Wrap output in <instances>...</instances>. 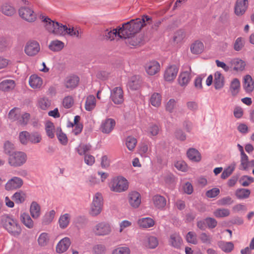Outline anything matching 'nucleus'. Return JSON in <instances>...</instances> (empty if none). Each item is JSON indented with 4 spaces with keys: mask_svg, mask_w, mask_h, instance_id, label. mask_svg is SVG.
<instances>
[{
    "mask_svg": "<svg viewBox=\"0 0 254 254\" xmlns=\"http://www.w3.org/2000/svg\"><path fill=\"white\" fill-rule=\"evenodd\" d=\"M152 20L150 16L143 15L141 18L131 19L123 23L122 27L112 29H107L103 32V36L106 40H113L115 37L121 38H129L138 33L144 26L150 24Z\"/></svg>",
    "mask_w": 254,
    "mask_h": 254,
    "instance_id": "f257e3e1",
    "label": "nucleus"
},
{
    "mask_svg": "<svg viewBox=\"0 0 254 254\" xmlns=\"http://www.w3.org/2000/svg\"><path fill=\"white\" fill-rule=\"evenodd\" d=\"M3 227L11 236L17 238L21 234L22 229L16 219L8 215H3L0 217Z\"/></svg>",
    "mask_w": 254,
    "mask_h": 254,
    "instance_id": "f03ea898",
    "label": "nucleus"
},
{
    "mask_svg": "<svg viewBox=\"0 0 254 254\" xmlns=\"http://www.w3.org/2000/svg\"><path fill=\"white\" fill-rule=\"evenodd\" d=\"M103 205V198L100 192L95 193L90 206V214L92 216L98 215L102 211Z\"/></svg>",
    "mask_w": 254,
    "mask_h": 254,
    "instance_id": "7ed1b4c3",
    "label": "nucleus"
},
{
    "mask_svg": "<svg viewBox=\"0 0 254 254\" xmlns=\"http://www.w3.org/2000/svg\"><path fill=\"white\" fill-rule=\"evenodd\" d=\"M27 159V155L24 152L21 151L14 152L9 155L8 163L12 167H20L25 163Z\"/></svg>",
    "mask_w": 254,
    "mask_h": 254,
    "instance_id": "20e7f679",
    "label": "nucleus"
},
{
    "mask_svg": "<svg viewBox=\"0 0 254 254\" xmlns=\"http://www.w3.org/2000/svg\"><path fill=\"white\" fill-rule=\"evenodd\" d=\"M111 190L115 192H121L126 190L128 188L127 181L123 177H117L111 182Z\"/></svg>",
    "mask_w": 254,
    "mask_h": 254,
    "instance_id": "39448f33",
    "label": "nucleus"
},
{
    "mask_svg": "<svg viewBox=\"0 0 254 254\" xmlns=\"http://www.w3.org/2000/svg\"><path fill=\"white\" fill-rule=\"evenodd\" d=\"M94 234L98 236H104L110 234L112 231V226L108 222L98 223L92 229Z\"/></svg>",
    "mask_w": 254,
    "mask_h": 254,
    "instance_id": "423d86ee",
    "label": "nucleus"
},
{
    "mask_svg": "<svg viewBox=\"0 0 254 254\" xmlns=\"http://www.w3.org/2000/svg\"><path fill=\"white\" fill-rule=\"evenodd\" d=\"M23 184V180L21 178L14 176L8 180L4 188L7 191L16 190L21 188Z\"/></svg>",
    "mask_w": 254,
    "mask_h": 254,
    "instance_id": "0eeeda50",
    "label": "nucleus"
},
{
    "mask_svg": "<svg viewBox=\"0 0 254 254\" xmlns=\"http://www.w3.org/2000/svg\"><path fill=\"white\" fill-rule=\"evenodd\" d=\"M19 16L24 20L29 22H34L36 19V15L33 10L29 7L23 6L19 9Z\"/></svg>",
    "mask_w": 254,
    "mask_h": 254,
    "instance_id": "6e6552de",
    "label": "nucleus"
},
{
    "mask_svg": "<svg viewBox=\"0 0 254 254\" xmlns=\"http://www.w3.org/2000/svg\"><path fill=\"white\" fill-rule=\"evenodd\" d=\"M110 98L115 104H121L124 101L123 89L120 87H116L111 91Z\"/></svg>",
    "mask_w": 254,
    "mask_h": 254,
    "instance_id": "1a4fd4ad",
    "label": "nucleus"
},
{
    "mask_svg": "<svg viewBox=\"0 0 254 254\" xmlns=\"http://www.w3.org/2000/svg\"><path fill=\"white\" fill-rule=\"evenodd\" d=\"M40 50V47L38 42L35 41H30L27 43L24 51L28 56H34L36 55Z\"/></svg>",
    "mask_w": 254,
    "mask_h": 254,
    "instance_id": "9d476101",
    "label": "nucleus"
},
{
    "mask_svg": "<svg viewBox=\"0 0 254 254\" xmlns=\"http://www.w3.org/2000/svg\"><path fill=\"white\" fill-rule=\"evenodd\" d=\"M79 82V77L76 75H70L67 76L64 80V87L70 90L75 89Z\"/></svg>",
    "mask_w": 254,
    "mask_h": 254,
    "instance_id": "9b49d317",
    "label": "nucleus"
},
{
    "mask_svg": "<svg viewBox=\"0 0 254 254\" xmlns=\"http://www.w3.org/2000/svg\"><path fill=\"white\" fill-rule=\"evenodd\" d=\"M230 69L236 71H242L245 68L246 62L240 58H234L229 61Z\"/></svg>",
    "mask_w": 254,
    "mask_h": 254,
    "instance_id": "f8f14e48",
    "label": "nucleus"
},
{
    "mask_svg": "<svg viewBox=\"0 0 254 254\" xmlns=\"http://www.w3.org/2000/svg\"><path fill=\"white\" fill-rule=\"evenodd\" d=\"M248 4V0H237L234 7L235 14L237 16L243 15L247 9Z\"/></svg>",
    "mask_w": 254,
    "mask_h": 254,
    "instance_id": "ddd939ff",
    "label": "nucleus"
},
{
    "mask_svg": "<svg viewBox=\"0 0 254 254\" xmlns=\"http://www.w3.org/2000/svg\"><path fill=\"white\" fill-rule=\"evenodd\" d=\"M179 68L176 65H171L166 69L164 77L165 80L167 81H173L176 77L178 72Z\"/></svg>",
    "mask_w": 254,
    "mask_h": 254,
    "instance_id": "4468645a",
    "label": "nucleus"
},
{
    "mask_svg": "<svg viewBox=\"0 0 254 254\" xmlns=\"http://www.w3.org/2000/svg\"><path fill=\"white\" fill-rule=\"evenodd\" d=\"M116 125L115 120L108 118L104 121L101 126V130L104 133H110Z\"/></svg>",
    "mask_w": 254,
    "mask_h": 254,
    "instance_id": "2eb2a0df",
    "label": "nucleus"
},
{
    "mask_svg": "<svg viewBox=\"0 0 254 254\" xmlns=\"http://www.w3.org/2000/svg\"><path fill=\"white\" fill-rule=\"evenodd\" d=\"M71 244L70 240L68 237L62 239L56 246V252L59 254H62L66 252Z\"/></svg>",
    "mask_w": 254,
    "mask_h": 254,
    "instance_id": "dca6fc26",
    "label": "nucleus"
},
{
    "mask_svg": "<svg viewBox=\"0 0 254 254\" xmlns=\"http://www.w3.org/2000/svg\"><path fill=\"white\" fill-rule=\"evenodd\" d=\"M128 201L130 205L134 207H138L141 203L140 194L135 191L130 192L128 194Z\"/></svg>",
    "mask_w": 254,
    "mask_h": 254,
    "instance_id": "f3484780",
    "label": "nucleus"
},
{
    "mask_svg": "<svg viewBox=\"0 0 254 254\" xmlns=\"http://www.w3.org/2000/svg\"><path fill=\"white\" fill-rule=\"evenodd\" d=\"M145 68L146 72L150 75H153L157 73L160 70V64L156 61H151L146 64Z\"/></svg>",
    "mask_w": 254,
    "mask_h": 254,
    "instance_id": "a211bd4d",
    "label": "nucleus"
},
{
    "mask_svg": "<svg viewBox=\"0 0 254 254\" xmlns=\"http://www.w3.org/2000/svg\"><path fill=\"white\" fill-rule=\"evenodd\" d=\"M39 18L44 23V26L46 30L49 32L53 33L57 22L52 20L49 17L43 14H41Z\"/></svg>",
    "mask_w": 254,
    "mask_h": 254,
    "instance_id": "6ab92c4d",
    "label": "nucleus"
},
{
    "mask_svg": "<svg viewBox=\"0 0 254 254\" xmlns=\"http://www.w3.org/2000/svg\"><path fill=\"white\" fill-rule=\"evenodd\" d=\"M169 242L172 247L179 249L182 244L183 240L179 233L175 232L170 235Z\"/></svg>",
    "mask_w": 254,
    "mask_h": 254,
    "instance_id": "aec40b11",
    "label": "nucleus"
},
{
    "mask_svg": "<svg viewBox=\"0 0 254 254\" xmlns=\"http://www.w3.org/2000/svg\"><path fill=\"white\" fill-rule=\"evenodd\" d=\"M142 241V244L149 249H154L158 245V240L154 236H145Z\"/></svg>",
    "mask_w": 254,
    "mask_h": 254,
    "instance_id": "412c9836",
    "label": "nucleus"
},
{
    "mask_svg": "<svg viewBox=\"0 0 254 254\" xmlns=\"http://www.w3.org/2000/svg\"><path fill=\"white\" fill-rule=\"evenodd\" d=\"M191 78L190 71H183L179 76V83L181 86H186L190 82Z\"/></svg>",
    "mask_w": 254,
    "mask_h": 254,
    "instance_id": "4be33fe9",
    "label": "nucleus"
},
{
    "mask_svg": "<svg viewBox=\"0 0 254 254\" xmlns=\"http://www.w3.org/2000/svg\"><path fill=\"white\" fill-rule=\"evenodd\" d=\"M244 88L247 93L252 92L254 89V82L250 75H246L244 77Z\"/></svg>",
    "mask_w": 254,
    "mask_h": 254,
    "instance_id": "5701e85b",
    "label": "nucleus"
},
{
    "mask_svg": "<svg viewBox=\"0 0 254 254\" xmlns=\"http://www.w3.org/2000/svg\"><path fill=\"white\" fill-rule=\"evenodd\" d=\"M214 84L216 89H220L224 85V77L219 71H216L214 74Z\"/></svg>",
    "mask_w": 254,
    "mask_h": 254,
    "instance_id": "b1692460",
    "label": "nucleus"
},
{
    "mask_svg": "<svg viewBox=\"0 0 254 254\" xmlns=\"http://www.w3.org/2000/svg\"><path fill=\"white\" fill-rule=\"evenodd\" d=\"M30 215L33 219H38L41 215V206L36 201H33L30 207Z\"/></svg>",
    "mask_w": 254,
    "mask_h": 254,
    "instance_id": "393cba45",
    "label": "nucleus"
},
{
    "mask_svg": "<svg viewBox=\"0 0 254 254\" xmlns=\"http://www.w3.org/2000/svg\"><path fill=\"white\" fill-rule=\"evenodd\" d=\"M137 224L140 228L146 229L153 227L155 224V222L153 219L150 217H145L138 219Z\"/></svg>",
    "mask_w": 254,
    "mask_h": 254,
    "instance_id": "a878e982",
    "label": "nucleus"
},
{
    "mask_svg": "<svg viewBox=\"0 0 254 254\" xmlns=\"http://www.w3.org/2000/svg\"><path fill=\"white\" fill-rule=\"evenodd\" d=\"M153 202L155 206L158 209H162L166 205V198L160 195H155L153 197Z\"/></svg>",
    "mask_w": 254,
    "mask_h": 254,
    "instance_id": "bb28decb",
    "label": "nucleus"
},
{
    "mask_svg": "<svg viewBox=\"0 0 254 254\" xmlns=\"http://www.w3.org/2000/svg\"><path fill=\"white\" fill-rule=\"evenodd\" d=\"M15 86L14 80L11 79H5L0 83V89L4 91H9L12 90Z\"/></svg>",
    "mask_w": 254,
    "mask_h": 254,
    "instance_id": "cd10ccee",
    "label": "nucleus"
},
{
    "mask_svg": "<svg viewBox=\"0 0 254 254\" xmlns=\"http://www.w3.org/2000/svg\"><path fill=\"white\" fill-rule=\"evenodd\" d=\"M30 86L34 89L39 88L42 85L43 81L41 77L36 75H32L29 78Z\"/></svg>",
    "mask_w": 254,
    "mask_h": 254,
    "instance_id": "c85d7f7f",
    "label": "nucleus"
},
{
    "mask_svg": "<svg viewBox=\"0 0 254 254\" xmlns=\"http://www.w3.org/2000/svg\"><path fill=\"white\" fill-rule=\"evenodd\" d=\"M70 220V215L68 213L61 215L59 219L58 223L61 229L66 228L69 225Z\"/></svg>",
    "mask_w": 254,
    "mask_h": 254,
    "instance_id": "c756f323",
    "label": "nucleus"
},
{
    "mask_svg": "<svg viewBox=\"0 0 254 254\" xmlns=\"http://www.w3.org/2000/svg\"><path fill=\"white\" fill-rule=\"evenodd\" d=\"M20 218L23 224L28 228L31 229L34 227V222L28 213H22Z\"/></svg>",
    "mask_w": 254,
    "mask_h": 254,
    "instance_id": "7c9ffc66",
    "label": "nucleus"
},
{
    "mask_svg": "<svg viewBox=\"0 0 254 254\" xmlns=\"http://www.w3.org/2000/svg\"><path fill=\"white\" fill-rule=\"evenodd\" d=\"M141 81L138 75H134L132 76L128 82L129 87L133 90H137L139 88Z\"/></svg>",
    "mask_w": 254,
    "mask_h": 254,
    "instance_id": "2f4dec72",
    "label": "nucleus"
},
{
    "mask_svg": "<svg viewBox=\"0 0 254 254\" xmlns=\"http://www.w3.org/2000/svg\"><path fill=\"white\" fill-rule=\"evenodd\" d=\"M0 10L3 14L7 16H12L16 11L14 7L7 2L1 5Z\"/></svg>",
    "mask_w": 254,
    "mask_h": 254,
    "instance_id": "473e14b6",
    "label": "nucleus"
},
{
    "mask_svg": "<svg viewBox=\"0 0 254 254\" xmlns=\"http://www.w3.org/2000/svg\"><path fill=\"white\" fill-rule=\"evenodd\" d=\"M26 197V194L25 192L22 190H19L15 192L12 196V199L17 204H21L23 203Z\"/></svg>",
    "mask_w": 254,
    "mask_h": 254,
    "instance_id": "72a5a7b5",
    "label": "nucleus"
},
{
    "mask_svg": "<svg viewBox=\"0 0 254 254\" xmlns=\"http://www.w3.org/2000/svg\"><path fill=\"white\" fill-rule=\"evenodd\" d=\"M188 158L194 162H199L201 160V155L198 150L194 148H190L187 152Z\"/></svg>",
    "mask_w": 254,
    "mask_h": 254,
    "instance_id": "f704fd0d",
    "label": "nucleus"
},
{
    "mask_svg": "<svg viewBox=\"0 0 254 254\" xmlns=\"http://www.w3.org/2000/svg\"><path fill=\"white\" fill-rule=\"evenodd\" d=\"M162 96L160 93H153L149 99L150 103L155 107H159L161 104Z\"/></svg>",
    "mask_w": 254,
    "mask_h": 254,
    "instance_id": "c9c22d12",
    "label": "nucleus"
},
{
    "mask_svg": "<svg viewBox=\"0 0 254 254\" xmlns=\"http://www.w3.org/2000/svg\"><path fill=\"white\" fill-rule=\"evenodd\" d=\"M204 46L202 42L198 40L195 41L190 47V50L194 54H199L202 52Z\"/></svg>",
    "mask_w": 254,
    "mask_h": 254,
    "instance_id": "e433bc0d",
    "label": "nucleus"
},
{
    "mask_svg": "<svg viewBox=\"0 0 254 254\" xmlns=\"http://www.w3.org/2000/svg\"><path fill=\"white\" fill-rule=\"evenodd\" d=\"M96 98L94 95L88 96L85 104V109L88 111H92L96 106Z\"/></svg>",
    "mask_w": 254,
    "mask_h": 254,
    "instance_id": "4c0bfd02",
    "label": "nucleus"
},
{
    "mask_svg": "<svg viewBox=\"0 0 254 254\" xmlns=\"http://www.w3.org/2000/svg\"><path fill=\"white\" fill-rule=\"evenodd\" d=\"M91 149V145L88 144L80 143L76 148L75 150L80 155H85Z\"/></svg>",
    "mask_w": 254,
    "mask_h": 254,
    "instance_id": "58836bf2",
    "label": "nucleus"
},
{
    "mask_svg": "<svg viewBox=\"0 0 254 254\" xmlns=\"http://www.w3.org/2000/svg\"><path fill=\"white\" fill-rule=\"evenodd\" d=\"M251 194V191L247 189H238L235 191V195L239 199L248 198Z\"/></svg>",
    "mask_w": 254,
    "mask_h": 254,
    "instance_id": "ea45409f",
    "label": "nucleus"
},
{
    "mask_svg": "<svg viewBox=\"0 0 254 254\" xmlns=\"http://www.w3.org/2000/svg\"><path fill=\"white\" fill-rule=\"evenodd\" d=\"M240 88V82L238 78H234L231 82L230 90L233 96H236Z\"/></svg>",
    "mask_w": 254,
    "mask_h": 254,
    "instance_id": "a19ab883",
    "label": "nucleus"
},
{
    "mask_svg": "<svg viewBox=\"0 0 254 254\" xmlns=\"http://www.w3.org/2000/svg\"><path fill=\"white\" fill-rule=\"evenodd\" d=\"M50 241V237L48 233H42L38 238V243L41 247H45L48 245Z\"/></svg>",
    "mask_w": 254,
    "mask_h": 254,
    "instance_id": "79ce46f5",
    "label": "nucleus"
},
{
    "mask_svg": "<svg viewBox=\"0 0 254 254\" xmlns=\"http://www.w3.org/2000/svg\"><path fill=\"white\" fill-rule=\"evenodd\" d=\"M55 214L56 211L54 210L47 212L42 218V223L44 225H48L51 223L54 220Z\"/></svg>",
    "mask_w": 254,
    "mask_h": 254,
    "instance_id": "37998d69",
    "label": "nucleus"
},
{
    "mask_svg": "<svg viewBox=\"0 0 254 254\" xmlns=\"http://www.w3.org/2000/svg\"><path fill=\"white\" fill-rule=\"evenodd\" d=\"M45 130L47 135L50 138H53L55 136V126L51 122H47L45 125Z\"/></svg>",
    "mask_w": 254,
    "mask_h": 254,
    "instance_id": "c03bdc74",
    "label": "nucleus"
},
{
    "mask_svg": "<svg viewBox=\"0 0 254 254\" xmlns=\"http://www.w3.org/2000/svg\"><path fill=\"white\" fill-rule=\"evenodd\" d=\"M66 29V26L64 25L59 22L56 23V26L54 28L53 33L57 35H65V32Z\"/></svg>",
    "mask_w": 254,
    "mask_h": 254,
    "instance_id": "a18cd8bd",
    "label": "nucleus"
},
{
    "mask_svg": "<svg viewBox=\"0 0 254 254\" xmlns=\"http://www.w3.org/2000/svg\"><path fill=\"white\" fill-rule=\"evenodd\" d=\"M64 47V43L59 40L52 41L49 45V48L53 51H60Z\"/></svg>",
    "mask_w": 254,
    "mask_h": 254,
    "instance_id": "49530a36",
    "label": "nucleus"
},
{
    "mask_svg": "<svg viewBox=\"0 0 254 254\" xmlns=\"http://www.w3.org/2000/svg\"><path fill=\"white\" fill-rule=\"evenodd\" d=\"M235 167L236 164L235 163H232L230 166L224 169L221 175V178L223 179H225L228 178L233 172Z\"/></svg>",
    "mask_w": 254,
    "mask_h": 254,
    "instance_id": "de8ad7c7",
    "label": "nucleus"
},
{
    "mask_svg": "<svg viewBox=\"0 0 254 254\" xmlns=\"http://www.w3.org/2000/svg\"><path fill=\"white\" fill-rule=\"evenodd\" d=\"M136 143V139L134 137L131 136H128L126 138V144L129 150H133L135 148Z\"/></svg>",
    "mask_w": 254,
    "mask_h": 254,
    "instance_id": "09e8293b",
    "label": "nucleus"
},
{
    "mask_svg": "<svg viewBox=\"0 0 254 254\" xmlns=\"http://www.w3.org/2000/svg\"><path fill=\"white\" fill-rule=\"evenodd\" d=\"M219 246L223 251L226 253L231 252L234 248V245L232 242H220L219 243Z\"/></svg>",
    "mask_w": 254,
    "mask_h": 254,
    "instance_id": "8fccbe9b",
    "label": "nucleus"
},
{
    "mask_svg": "<svg viewBox=\"0 0 254 254\" xmlns=\"http://www.w3.org/2000/svg\"><path fill=\"white\" fill-rule=\"evenodd\" d=\"M213 214L217 218L225 217L230 215V211L227 208H218L214 211Z\"/></svg>",
    "mask_w": 254,
    "mask_h": 254,
    "instance_id": "3c124183",
    "label": "nucleus"
},
{
    "mask_svg": "<svg viewBox=\"0 0 254 254\" xmlns=\"http://www.w3.org/2000/svg\"><path fill=\"white\" fill-rule=\"evenodd\" d=\"M38 105L42 110L47 109L51 105V101L47 98L43 97L38 100Z\"/></svg>",
    "mask_w": 254,
    "mask_h": 254,
    "instance_id": "603ef678",
    "label": "nucleus"
},
{
    "mask_svg": "<svg viewBox=\"0 0 254 254\" xmlns=\"http://www.w3.org/2000/svg\"><path fill=\"white\" fill-rule=\"evenodd\" d=\"M244 39L242 37H238L234 43L233 48L236 51H240L244 47Z\"/></svg>",
    "mask_w": 254,
    "mask_h": 254,
    "instance_id": "864d4df0",
    "label": "nucleus"
},
{
    "mask_svg": "<svg viewBox=\"0 0 254 254\" xmlns=\"http://www.w3.org/2000/svg\"><path fill=\"white\" fill-rule=\"evenodd\" d=\"M42 137L40 134L37 132L29 133V141L32 143L36 144L41 142Z\"/></svg>",
    "mask_w": 254,
    "mask_h": 254,
    "instance_id": "5fc2aeb1",
    "label": "nucleus"
},
{
    "mask_svg": "<svg viewBox=\"0 0 254 254\" xmlns=\"http://www.w3.org/2000/svg\"><path fill=\"white\" fill-rule=\"evenodd\" d=\"M177 106V101L174 99H170L166 104L165 109L169 113H173Z\"/></svg>",
    "mask_w": 254,
    "mask_h": 254,
    "instance_id": "6e6d98bb",
    "label": "nucleus"
},
{
    "mask_svg": "<svg viewBox=\"0 0 254 254\" xmlns=\"http://www.w3.org/2000/svg\"><path fill=\"white\" fill-rule=\"evenodd\" d=\"M254 181V179L253 177L245 175L240 178L239 182L242 186L248 187L250 185V184L253 183Z\"/></svg>",
    "mask_w": 254,
    "mask_h": 254,
    "instance_id": "4d7b16f0",
    "label": "nucleus"
},
{
    "mask_svg": "<svg viewBox=\"0 0 254 254\" xmlns=\"http://www.w3.org/2000/svg\"><path fill=\"white\" fill-rule=\"evenodd\" d=\"M30 115L28 113H24V114L19 115V119L17 122L19 124L25 126L27 124L29 121Z\"/></svg>",
    "mask_w": 254,
    "mask_h": 254,
    "instance_id": "13d9d810",
    "label": "nucleus"
},
{
    "mask_svg": "<svg viewBox=\"0 0 254 254\" xmlns=\"http://www.w3.org/2000/svg\"><path fill=\"white\" fill-rule=\"evenodd\" d=\"M20 114L19 109L15 108L10 111L8 114V118L12 121H17Z\"/></svg>",
    "mask_w": 254,
    "mask_h": 254,
    "instance_id": "bf43d9fd",
    "label": "nucleus"
},
{
    "mask_svg": "<svg viewBox=\"0 0 254 254\" xmlns=\"http://www.w3.org/2000/svg\"><path fill=\"white\" fill-rule=\"evenodd\" d=\"M199 239L202 243L205 244H211L212 241V237L210 235L204 232L200 234Z\"/></svg>",
    "mask_w": 254,
    "mask_h": 254,
    "instance_id": "052dcab7",
    "label": "nucleus"
},
{
    "mask_svg": "<svg viewBox=\"0 0 254 254\" xmlns=\"http://www.w3.org/2000/svg\"><path fill=\"white\" fill-rule=\"evenodd\" d=\"M130 249L127 247H118L112 252V254H130Z\"/></svg>",
    "mask_w": 254,
    "mask_h": 254,
    "instance_id": "680f3d73",
    "label": "nucleus"
},
{
    "mask_svg": "<svg viewBox=\"0 0 254 254\" xmlns=\"http://www.w3.org/2000/svg\"><path fill=\"white\" fill-rule=\"evenodd\" d=\"M186 240L189 243L196 245L197 243L196 235L194 232H189L186 236Z\"/></svg>",
    "mask_w": 254,
    "mask_h": 254,
    "instance_id": "e2e57ef3",
    "label": "nucleus"
},
{
    "mask_svg": "<svg viewBox=\"0 0 254 254\" xmlns=\"http://www.w3.org/2000/svg\"><path fill=\"white\" fill-rule=\"evenodd\" d=\"M74 103V100L72 96H67L65 97L63 101V105L65 108L68 109L72 106Z\"/></svg>",
    "mask_w": 254,
    "mask_h": 254,
    "instance_id": "0e129e2a",
    "label": "nucleus"
},
{
    "mask_svg": "<svg viewBox=\"0 0 254 254\" xmlns=\"http://www.w3.org/2000/svg\"><path fill=\"white\" fill-rule=\"evenodd\" d=\"M93 252L94 254H104L106 252V248L104 245L97 244L93 248Z\"/></svg>",
    "mask_w": 254,
    "mask_h": 254,
    "instance_id": "69168bd1",
    "label": "nucleus"
},
{
    "mask_svg": "<svg viewBox=\"0 0 254 254\" xmlns=\"http://www.w3.org/2000/svg\"><path fill=\"white\" fill-rule=\"evenodd\" d=\"M185 36V34L182 30L177 31L173 37V40L174 42L178 43L182 41Z\"/></svg>",
    "mask_w": 254,
    "mask_h": 254,
    "instance_id": "338daca9",
    "label": "nucleus"
},
{
    "mask_svg": "<svg viewBox=\"0 0 254 254\" xmlns=\"http://www.w3.org/2000/svg\"><path fill=\"white\" fill-rule=\"evenodd\" d=\"M57 137L58 140L63 145H66L67 143V138L65 134L62 131L60 128V131L57 133Z\"/></svg>",
    "mask_w": 254,
    "mask_h": 254,
    "instance_id": "774afa93",
    "label": "nucleus"
}]
</instances>
